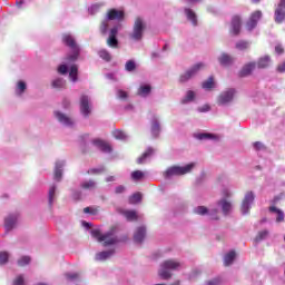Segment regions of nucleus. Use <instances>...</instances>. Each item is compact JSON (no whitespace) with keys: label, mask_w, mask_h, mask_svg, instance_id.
Instances as JSON below:
<instances>
[{"label":"nucleus","mask_w":285,"mask_h":285,"mask_svg":"<svg viewBox=\"0 0 285 285\" xmlns=\"http://www.w3.org/2000/svg\"><path fill=\"white\" fill-rule=\"evenodd\" d=\"M19 219V214H9L4 219L6 230H12L17 226V220Z\"/></svg>","instance_id":"nucleus-17"},{"label":"nucleus","mask_w":285,"mask_h":285,"mask_svg":"<svg viewBox=\"0 0 285 285\" xmlns=\"http://www.w3.org/2000/svg\"><path fill=\"white\" fill-rule=\"evenodd\" d=\"M115 176H108L107 178H106V181L107 183H110V181H115Z\"/></svg>","instance_id":"nucleus-64"},{"label":"nucleus","mask_w":285,"mask_h":285,"mask_svg":"<svg viewBox=\"0 0 285 285\" xmlns=\"http://www.w3.org/2000/svg\"><path fill=\"white\" fill-rule=\"evenodd\" d=\"M146 30V22L142 18H137L134 22L132 31L129 33V39L132 41H141L144 39V31Z\"/></svg>","instance_id":"nucleus-7"},{"label":"nucleus","mask_w":285,"mask_h":285,"mask_svg":"<svg viewBox=\"0 0 285 285\" xmlns=\"http://www.w3.org/2000/svg\"><path fill=\"white\" fill-rule=\"evenodd\" d=\"M83 213L90 214V215H95V210H94L92 208H90V207H86V208L83 209Z\"/></svg>","instance_id":"nucleus-62"},{"label":"nucleus","mask_w":285,"mask_h":285,"mask_svg":"<svg viewBox=\"0 0 285 285\" xmlns=\"http://www.w3.org/2000/svg\"><path fill=\"white\" fill-rule=\"evenodd\" d=\"M106 77L110 81H117V75L116 73H107Z\"/></svg>","instance_id":"nucleus-61"},{"label":"nucleus","mask_w":285,"mask_h":285,"mask_svg":"<svg viewBox=\"0 0 285 285\" xmlns=\"http://www.w3.org/2000/svg\"><path fill=\"white\" fill-rule=\"evenodd\" d=\"M153 88L150 87V85H140L139 89H138V95L139 97H148V95H150Z\"/></svg>","instance_id":"nucleus-34"},{"label":"nucleus","mask_w":285,"mask_h":285,"mask_svg":"<svg viewBox=\"0 0 285 285\" xmlns=\"http://www.w3.org/2000/svg\"><path fill=\"white\" fill-rule=\"evenodd\" d=\"M72 197L73 199H81V194L79 191H73Z\"/></svg>","instance_id":"nucleus-63"},{"label":"nucleus","mask_w":285,"mask_h":285,"mask_svg":"<svg viewBox=\"0 0 285 285\" xmlns=\"http://www.w3.org/2000/svg\"><path fill=\"white\" fill-rule=\"evenodd\" d=\"M98 57H100V59H104V61H111L112 59V56L106 49H100L98 51Z\"/></svg>","instance_id":"nucleus-40"},{"label":"nucleus","mask_w":285,"mask_h":285,"mask_svg":"<svg viewBox=\"0 0 285 285\" xmlns=\"http://www.w3.org/2000/svg\"><path fill=\"white\" fill-rule=\"evenodd\" d=\"M57 199V184H52L48 190V206L50 209L55 206Z\"/></svg>","instance_id":"nucleus-18"},{"label":"nucleus","mask_w":285,"mask_h":285,"mask_svg":"<svg viewBox=\"0 0 285 285\" xmlns=\"http://www.w3.org/2000/svg\"><path fill=\"white\" fill-rule=\"evenodd\" d=\"M155 157V148L148 147L145 153L137 159V164H148Z\"/></svg>","instance_id":"nucleus-16"},{"label":"nucleus","mask_w":285,"mask_h":285,"mask_svg":"<svg viewBox=\"0 0 285 285\" xmlns=\"http://www.w3.org/2000/svg\"><path fill=\"white\" fill-rule=\"evenodd\" d=\"M115 139H120L121 141H124L125 139H128V136L126 135V132L121 131V130H115L112 132Z\"/></svg>","instance_id":"nucleus-46"},{"label":"nucleus","mask_w":285,"mask_h":285,"mask_svg":"<svg viewBox=\"0 0 285 285\" xmlns=\"http://www.w3.org/2000/svg\"><path fill=\"white\" fill-rule=\"evenodd\" d=\"M285 19V0H281L275 10V21L276 23H283Z\"/></svg>","instance_id":"nucleus-15"},{"label":"nucleus","mask_w":285,"mask_h":285,"mask_svg":"<svg viewBox=\"0 0 285 285\" xmlns=\"http://www.w3.org/2000/svg\"><path fill=\"white\" fill-rule=\"evenodd\" d=\"M220 284H222V278L216 277V278L208 281L205 285H220Z\"/></svg>","instance_id":"nucleus-55"},{"label":"nucleus","mask_w":285,"mask_h":285,"mask_svg":"<svg viewBox=\"0 0 285 285\" xmlns=\"http://www.w3.org/2000/svg\"><path fill=\"white\" fill-rule=\"evenodd\" d=\"M62 43L70 50L66 57V61H68V63H75V61H77L81 56V47L77 43V39L72 33H63Z\"/></svg>","instance_id":"nucleus-2"},{"label":"nucleus","mask_w":285,"mask_h":285,"mask_svg":"<svg viewBox=\"0 0 285 285\" xmlns=\"http://www.w3.org/2000/svg\"><path fill=\"white\" fill-rule=\"evenodd\" d=\"M240 31H242V18H239V16H235L232 19L230 32L232 35H239Z\"/></svg>","instance_id":"nucleus-23"},{"label":"nucleus","mask_w":285,"mask_h":285,"mask_svg":"<svg viewBox=\"0 0 285 285\" xmlns=\"http://www.w3.org/2000/svg\"><path fill=\"white\" fill-rule=\"evenodd\" d=\"M116 95H117L118 99H122V100L128 99V92H126V91H124L121 89H118L116 91Z\"/></svg>","instance_id":"nucleus-52"},{"label":"nucleus","mask_w":285,"mask_h":285,"mask_svg":"<svg viewBox=\"0 0 285 285\" xmlns=\"http://www.w3.org/2000/svg\"><path fill=\"white\" fill-rule=\"evenodd\" d=\"M59 75H68V65L62 63L58 67Z\"/></svg>","instance_id":"nucleus-53"},{"label":"nucleus","mask_w":285,"mask_h":285,"mask_svg":"<svg viewBox=\"0 0 285 285\" xmlns=\"http://www.w3.org/2000/svg\"><path fill=\"white\" fill-rule=\"evenodd\" d=\"M150 124H151L153 137H159V134L161 132V126L159 125V117L153 116Z\"/></svg>","instance_id":"nucleus-20"},{"label":"nucleus","mask_w":285,"mask_h":285,"mask_svg":"<svg viewBox=\"0 0 285 285\" xmlns=\"http://www.w3.org/2000/svg\"><path fill=\"white\" fill-rule=\"evenodd\" d=\"M268 237V230L264 229L258 233V235L255 238V242H263V239H266Z\"/></svg>","instance_id":"nucleus-48"},{"label":"nucleus","mask_w":285,"mask_h":285,"mask_svg":"<svg viewBox=\"0 0 285 285\" xmlns=\"http://www.w3.org/2000/svg\"><path fill=\"white\" fill-rule=\"evenodd\" d=\"M185 14L191 26H197V14L191 9H185Z\"/></svg>","instance_id":"nucleus-31"},{"label":"nucleus","mask_w":285,"mask_h":285,"mask_svg":"<svg viewBox=\"0 0 285 285\" xmlns=\"http://www.w3.org/2000/svg\"><path fill=\"white\" fill-rule=\"evenodd\" d=\"M106 170L105 167L91 168L88 170V175H101Z\"/></svg>","instance_id":"nucleus-50"},{"label":"nucleus","mask_w":285,"mask_h":285,"mask_svg":"<svg viewBox=\"0 0 285 285\" xmlns=\"http://www.w3.org/2000/svg\"><path fill=\"white\" fill-rule=\"evenodd\" d=\"M66 277L70 282H75V281L79 279V274L78 273H67Z\"/></svg>","instance_id":"nucleus-54"},{"label":"nucleus","mask_w":285,"mask_h":285,"mask_svg":"<svg viewBox=\"0 0 285 285\" xmlns=\"http://www.w3.org/2000/svg\"><path fill=\"white\" fill-rule=\"evenodd\" d=\"M90 112H92V102L90 101V97L82 95L80 97V114L85 119H88L90 117Z\"/></svg>","instance_id":"nucleus-11"},{"label":"nucleus","mask_w":285,"mask_h":285,"mask_svg":"<svg viewBox=\"0 0 285 285\" xmlns=\"http://www.w3.org/2000/svg\"><path fill=\"white\" fill-rule=\"evenodd\" d=\"M235 257H237V254L235 250H230L224 256V264L225 266H230L235 262Z\"/></svg>","instance_id":"nucleus-32"},{"label":"nucleus","mask_w":285,"mask_h":285,"mask_svg":"<svg viewBox=\"0 0 285 285\" xmlns=\"http://www.w3.org/2000/svg\"><path fill=\"white\" fill-rule=\"evenodd\" d=\"M253 146H254L255 150H264V148H265L264 144L261 141L254 142Z\"/></svg>","instance_id":"nucleus-58"},{"label":"nucleus","mask_w":285,"mask_h":285,"mask_svg":"<svg viewBox=\"0 0 285 285\" xmlns=\"http://www.w3.org/2000/svg\"><path fill=\"white\" fill-rule=\"evenodd\" d=\"M125 68H126L127 72H132V70H135V68H137V65L135 63V60H129L126 62Z\"/></svg>","instance_id":"nucleus-49"},{"label":"nucleus","mask_w":285,"mask_h":285,"mask_svg":"<svg viewBox=\"0 0 285 285\" xmlns=\"http://www.w3.org/2000/svg\"><path fill=\"white\" fill-rule=\"evenodd\" d=\"M66 86V80L63 78H57L52 81V88H63Z\"/></svg>","instance_id":"nucleus-45"},{"label":"nucleus","mask_w":285,"mask_h":285,"mask_svg":"<svg viewBox=\"0 0 285 285\" xmlns=\"http://www.w3.org/2000/svg\"><path fill=\"white\" fill-rule=\"evenodd\" d=\"M115 255V249L102 250L96 254V262H106V259H110Z\"/></svg>","instance_id":"nucleus-22"},{"label":"nucleus","mask_w":285,"mask_h":285,"mask_svg":"<svg viewBox=\"0 0 285 285\" xmlns=\"http://www.w3.org/2000/svg\"><path fill=\"white\" fill-rule=\"evenodd\" d=\"M202 88L204 90H213V88H215V81H214L213 77H209L207 80H205L202 83Z\"/></svg>","instance_id":"nucleus-38"},{"label":"nucleus","mask_w":285,"mask_h":285,"mask_svg":"<svg viewBox=\"0 0 285 285\" xmlns=\"http://www.w3.org/2000/svg\"><path fill=\"white\" fill-rule=\"evenodd\" d=\"M204 68H206V63L204 62H198L194 65L186 72L180 75L179 77L180 83H186L190 81V79H193V77H197V75H199L200 70H204Z\"/></svg>","instance_id":"nucleus-8"},{"label":"nucleus","mask_w":285,"mask_h":285,"mask_svg":"<svg viewBox=\"0 0 285 285\" xmlns=\"http://www.w3.org/2000/svg\"><path fill=\"white\" fill-rule=\"evenodd\" d=\"M78 75H79V68L77 67V65L71 66L69 70V79L70 81H72V83H76L78 79Z\"/></svg>","instance_id":"nucleus-33"},{"label":"nucleus","mask_w":285,"mask_h":285,"mask_svg":"<svg viewBox=\"0 0 285 285\" xmlns=\"http://www.w3.org/2000/svg\"><path fill=\"white\" fill-rule=\"evenodd\" d=\"M141 202V193H135L129 197V204H139Z\"/></svg>","instance_id":"nucleus-44"},{"label":"nucleus","mask_w":285,"mask_h":285,"mask_svg":"<svg viewBox=\"0 0 285 285\" xmlns=\"http://www.w3.org/2000/svg\"><path fill=\"white\" fill-rule=\"evenodd\" d=\"M28 85L23 80H19L16 85V95L17 97H21L23 92H26Z\"/></svg>","instance_id":"nucleus-30"},{"label":"nucleus","mask_w":285,"mask_h":285,"mask_svg":"<svg viewBox=\"0 0 285 285\" xmlns=\"http://www.w3.org/2000/svg\"><path fill=\"white\" fill-rule=\"evenodd\" d=\"M101 8H104V2L95 3L88 8V12L89 14H97Z\"/></svg>","instance_id":"nucleus-39"},{"label":"nucleus","mask_w":285,"mask_h":285,"mask_svg":"<svg viewBox=\"0 0 285 285\" xmlns=\"http://www.w3.org/2000/svg\"><path fill=\"white\" fill-rule=\"evenodd\" d=\"M12 285H26V278L23 275H18L14 279Z\"/></svg>","instance_id":"nucleus-51"},{"label":"nucleus","mask_w":285,"mask_h":285,"mask_svg":"<svg viewBox=\"0 0 285 285\" xmlns=\"http://www.w3.org/2000/svg\"><path fill=\"white\" fill-rule=\"evenodd\" d=\"M193 168H195V163L185 165V166H171L167 168L165 171V177L170 179V177H179L181 175H188V173H193Z\"/></svg>","instance_id":"nucleus-5"},{"label":"nucleus","mask_w":285,"mask_h":285,"mask_svg":"<svg viewBox=\"0 0 285 285\" xmlns=\"http://www.w3.org/2000/svg\"><path fill=\"white\" fill-rule=\"evenodd\" d=\"M10 262V253L0 252V266H6Z\"/></svg>","instance_id":"nucleus-41"},{"label":"nucleus","mask_w":285,"mask_h":285,"mask_svg":"<svg viewBox=\"0 0 285 285\" xmlns=\"http://www.w3.org/2000/svg\"><path fill=\"white\" fill-rule=\"evenodd\" d=\"M217 206L222 208L223 215H228L230 210H233V204L226 200V198L220 199L217 203Z\"/></svg>","instance_id":"nucleus-24"},{"label":"nucleus","mask_w":285,"mask_h":285,"mask_svg":"<svg viewBox=\"0 0 285 285\" xmlns=\"http://www.w3.org/2000/svg\"><path fill=\"white\" fill-rule=\"evenodd\" d=\"M256 66L259 69L268 68V66H271V56H263V57H261L258 59Z\"/></svg>","instance_id":"nucleus-29"},{"label":"nucleus","mask_w":285,"mask_h":285,"mask_svg":"<svg viewBox=\"0 0 285 285\" xmlns=\"http://www.w3.org/2000/svg\"><path fill=\"white\" fill-rule=\"evenodd\" d=\"M275 52L276 55H282L284 52V47H282V45H276Z\"/></svg>","instance_id":"nucleus-59"},{"label":"nucleus","mask_w":285,"mask_h":285,"mask_svg":"<svg viewBox=\"0 0 285 285\" xmlns=\"http://www.w3.org/2000/svg\"><path fill=\"white\" fill-rule=\"evenodd\" d=\"M115 193L116 195H121L122 193H126V187L124 185L117 186Z\"/></svg>","instance_id":"nucleus-56"},{"label":"nucleus","mask_w":285,"mask_h":285,"mask_svg":"<svg viewBox=\"0 0 285 285\" xmlns=\"http://www.w3.org/2000/svg\"><path fill=\"white\" fill-rule=\"evenodd\" d=\"M233 61H234V59L228 53H222L218 57V62L220 63V66H230L233 63Z\"/></svg>","instance_id":"nucleus-28"},{"label":"nucleus","mask_w":285,"mask_h":285,"mask_svg":"<svg viewBox=\"0 0 285 285\" xmlns=\"http://www.w3.org/2000/svg\"><path fill=\"white\" fill-rule=\"evenodd\" d=\"M237 50H248L250 48V42L240 40L236 43Z\"/></svg>","instance_id":"nucleus-43"},{"label":"nucleus","mask_w":285,"mask_h":285,"mask_svg":"<svg viewBox=\"0 0 285 285\" xmlns=\"http://www.w3.org/2000/svg\"><path fill=\"white\" fill-rule=\"evenodd\" d=\"M94 146H96V148H99V150H101V153H112V147L110 146V144L101 140V139H95L92 140Z\"/></svg>","instance_id":"nucleus-19"},{"label":"nucleus","mask_w":285,"mask_h":285,"mask_svg":"<svg viewBox=\"0 0 285 285\" xmlns=\"http://www.w3.org/2000/svg\"><path fill=\"white\" fill-rule=\"evenodd\" d=\"M195 97H197V94L193 90H188L185 94V97L181 98L180 104H193V101H195Z\"/></svg>","instance_id":"nucleus-27"},{"label":"nucleus","mask_w":285,"mask_h":285,"mask_svg":"<svg viewBox=\"0 0 285 285\" xmlns=\"http://www.w3.org/2000/svg\"><path fill=\"white\" fill-rule=\"evenodd\" d=\"M269 213H276V215H277L276 222L278 224L284 222V212H282V209H277V207L272 206V207H269Z\"/></svg>","instance_id":"nucleus-37"},{"label":"nucleus","mask_w":285,"mask_h":285,"mask_svg":"<svg viewBox=\"0 0 285 285\" xmlns=\"http://www.w3.org/2000/svg\"><path fill=\"white\" fill-rule=\"evenodd\" d=\"M145 173L141 170H135L131 173V179L132 181H141V179L145 177Z\"/></svg>","instance_id":"nucleus-42"},{"label":"nucleus","mask_w":285,"mask_h":285,"mask_svg":"<svg viewBox=\"0 0 285 285\" xmlns=\"http://www.w3.org/2000/svg\"><path fill=\"white\" fill-rule=\"evenodd\" d=\"M262 19V11H256L252 13L249 20L247 21L246 28L250 32L257 28V22Z\"/></svg>","instance_id":"nucleus-14"},{"label":"nucleus","mask_w":285,"mask_h":285,"mask_svg":"<svg viewBox=\"0 0 285 285\" xmlns=\"http://www.w3.org/2000/svg\"><path fill=\"white\" fill-rule=\"evenodd\" d=\"M81 226H82L83 228H86L87 230H89V228H92V224H91V223H88V222H86V220H82V222H81Z\"/></svg>","instance_id":"nucleus-60"},{"label":"nucleus","mask_w":285,"mask_h":285,"mask_svg":"<svg viewBox=\"0 0 285 285\" xmlns=\"http://www.w3.org/2000/svg\"><path fill=\"white\" fill-rule=\"evenodd\" d=\"M195 137L200 141H206V140L219 141L220 139L219 135H215V134H196Z\"/></svg>","instance_id":"nucleus-25"},{"label":"nucleus","mask_w":285,"mask_h":285,"mask_svg":"<svg viewBox=\"0 0 285 285\" xmlns=\"http://www.w3.org/2000/svg\"><path fill=\"white\" fill-rule=\"evenodd\" d=\"M179 268H181V263L176 259H167L160 264L158 275L161 279H170L171 271H179Z\"/></svg>","instance_id":"nucleus-4"},{"label":"nucleus","mask_w":285,"mask_h":285,"mask_svg":"<svg viewBox=\"0 0 285 285\" xmlns=\"http://www.w3.org/2000/svg\"><path fill=\"white\" fill-rule=\"evenodd\" d=\"M30 262H31L30 256H22L18 259V266H28Z\"/></svg>","instance_id":"nucleus-47"},{"label":"nucleus","mask_w":285,"mask_h":285,"mask_svg":"<svg viewBox=\"0 0 285 285\" xmlns=\"http://www.w3.org/2000/svg\"><path fill=\"white\" fill-rule=\"evenodd\" d=\"M198 112H209L210 110V105H204L202 107H198Z\"/></svg>","instance_id":"nucleus-57"},{"label":"nucleus","mask_w":285,"mask_h":285,"mask_svg":"<svg viewBox=\"0 0 285 285\" xmlns=\"http://www.w3.org/2000/svg\"><path fill=\"white\" fill-rule=\"evenodd\" d=\"M144 239H146V226H140L134 234V242H136V244H141Z\"/></svg>","instance_id":"nucleus-21"},{"label":"nucleus","mask_w":285,"mask_h":285,"mask_svg":"<svg viewBox=\"0 0 285 285\" xmlns=\"http://www.w3.org/2000/svg\"><path fill=\"white\" fill-rule=\"evenodd\" d=\"M253 204H255V193L247 191L240 205L242 215H249L250 208H253Z\"/></svg>","instance_id":"nucleus-9"},{"label":"nucleus","mask_w":285,"mask_h":285,"mask_svg":"<svg viewBox=\"0 0 285 285\" xmlns=\"http://www.w3.org/2000/svg\"><path fill=\"white\" fill-rule=\"evenodd\" d=\"M122 215L127 222H137L138 219L137 212L135 210H122Z\"/></svg>","instance_id":"nucleus-35"},{"label":"nucleus","mask_w":285,"mask_h":285,"mask_svg":"<svg viewBox=\"0 0 285 285\" xmlns=\"http://www.w3.org/2000/svg\"><path fill=\"white\" fill-rule=\"evenodd\" d=\"M255 68H257V62H249L245 65L240 70V77H248V75H250Z\"/></svg>","instance_id":"nucleus-26"},{"label":"nucleus","mask_w":285,"mask_h":285,"mask_svg":"<svg viewBox=\"0 0 285 285\" xmlns=\"http://www.w3.org/2000/svg\"><path fill=\"white\" fill-rule=\"evenodd\" d=\"M126 13L124 10L110 9L107 11L105 19L101 21L99 30L101 35L109 32V37L107 39V45L109 48H117L119 46L117 35H119V30H121V23H117L110 29V26H112L111 21H124Z\"/></svg>","instance_id":"nucleus-1"},{"label":"nucleus","mask_w":285,"mask_h":285,"mask_svg":"<svg viewBox=\"0 0 285 285\" xmlns=\"http://www.w3.org/2000/svg\"><path fill=\"white\" fill-rule=\"evenodd\" d=\"M194 213L195 215H200L202 217L207 216L209 217V219H214L217 220L219 219V210L217 208H210L208 209V207L206 206H197L194 208Z\"/></svg>","instance_id":"nucleus-10"},{"label":"nucleus","mask_w":285,"mask_h":285,"mask_svg":"<svg viewBox=\"0 0 285 285\" xmlns=\"http://www.w3.org/2000/svg\"><path fill=\"white\" fill-rule=\"evenodd\" d=\"M80 187L83 190H95V188H97V181H95V180H85L80 184Z\"/></svg>","instance_id":"nucleus-36"},{"label":"nucleus","mask_w":285,"mask_h":285,"mask_svg":"<svg viewBox=\"0 0 285 285\" xmlns=\"http://www.w3.org/2000/svg\"><path fill=\"white\" fill-rule=\"evenodd\" d=\"M116 233H117V228L115 227H111L105 234H101V229L99 228H95L90 230L91 237H94V239H97V242L99 243L102 242L104 246H115V244L119 242V238H117Z\"/></svg>","instance_id":"nucleus-3"},{"label":"nucleus","mask_w":285,"mask_h":285,"mask_svg":"<svg viewBox=\"0 0 285 285\" xmlns=\"http://www.w3.org/2000/svg\"><path fill=\"white\" fill-rule=\"evenodd\" d=\"M53 115L57 121L61 124V126H66V128H72V126H75V120H72V118L68 117L66 114L61 111H55Z\"/></svg>","instance_id":"nucleus-12"},{"label":"nucleus","mask_w":285,"mask_h":285,"mask_svg":"<svg viewBox=\"0 0 285 285\" xmlns=\"http://www.w3.org/2000/svg\"><path fill=\"white\" fill-rule=\"evenodd\" d=\"M235 97H237V89L226 88L225 90L220 91L216 101L218 106H230V104L235 101Z\"/></svg>","instance_id":"nucleus-6"},{"label":"nucleus","mask_w":285,"mask_h":285,"mask_svg":"<svg viewBox=\"0 0 285 285\" xmlns=\"http://www.w3.org/2000/svg\"><path fill=\"white\" fill-rule=\"evenodd\" d=\"M63 168H66V160H57L53 169L55 181H61L63 177Z\"/></svg>","instance_id":"nucleus-13"}]
</instances>
